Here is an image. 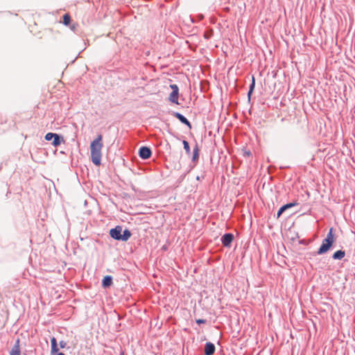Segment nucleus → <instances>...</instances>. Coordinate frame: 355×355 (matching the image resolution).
<instances>
[{"instance_id": "obj_20", "label": "nucleus", "mask_w": 355, "mask_h": 355, "mask_svg": "<svg viewBox=\"0 0 355 355\" xmlns=\"http://www.w3.org/2000/svg\"><path fill=\"white\" fill-rule=\"evenodd\" d=\"M254 87H255V80H254V76H252V83L250 85L249 90H250L251 92H253V91L254 89Z\"/></svg>"}, {"instance_id": "obj_3", "label": "nucleus", "mask_w": 355, "mask_h": 355, "mask_svg": "<svg viewBox=\"0 0 355 355\" xmlns=\"http://www.w3.org/2000/svg\"><path fill=\"white\" fill-rule=\"evenodd\" d=\"M170 87L172 89V92L169 96V101L173 103L178 104V95H179V88L177 85H171Z\"/></svg>"}, {"instance_id": "obj_24", "label": "nucleus", "mask_w": 355, "mask_h": 355, "mask_svg": "<svg viewBox=\"0 0 355 355\" xmlns=\"http://www.w3.org/2000/svg\"><path fill=\"white\" fill-rule=\"evenodd\" d=\"M56 355H65L64 353L62 352H57V354Z\"/></svg>"}, {"instance_id": "obj_16", "label": "nucleus", "mask_w": 355, "mask_h": 355, "mask_svg": "<svg viewBox=\"0 0 355 355\" xmlns=\"http://www.w3.org/2000/svg\"><path fill=\"white\" fill-rule=\"evenodd\" d=\"M198 157H199V149H198V146L196 145V147L193 148L192 161L195 162L196 160L198 159Z\"/></svg>"}, {"instance_id": "obj_5", "label": "nucleus", "mask_w": 355, "mask_h": 355, "mask_svg": "<svg viewBox=\"0 0 355 355\" xmlns=\"http://www.w3.org/2000/svg\"><path fill=\"white\" fill-rule=\"evenodd\" d=\"M122 232V227L121 226H116L112 228L110 231V234L112 238L115 240L121 241V234Z\"/></svg>"}, {"instance_id": "obj_23", "label": "nucleus", "mask_w": 355, "mask_h": 355, "mask_svg": "<svg viewBox=\"0 0 355 355\" xmlns=\"http://www.w3.org/2000/svg\"><path fill=\"white\" fill-rule=\"evenodd\" d=\"M252 93L253 92H251L250 90H249L248 92V97L249 101L250 100L251 95L252 94Z\"/></svg>"}, {"instance_id": "obj_10", "label": "nucleus", "mask_w": 355, "mask_h": 355, "mask_svg": "<svg viewBox=\"0 0 355 355\" xmlns=\"http://www.w3.org/2000/svg\"><path fill=\"white\" fill-rule=\"evenodd\" d=\"M112 284V277L107 275L102 280V286L104 288H109Z\"/></svg>"}, {"instance_id": "obj_17", "label": "nucleus", "mask_w": 355, "mask_h": 355, "mask_svg": "<svg viewBox=\"0 0 355 355\" xmlns=\"http://www.w3.org/2000/svg\"><path fill=\"white\" fill-rule=\"evenodd\" d=\"M182 144L186 153L189 155L191 153V148L189 142L186 140H183Z\"/></svg>"}, {"instance_id": "obj_4", "label": "nucleus", "mask_w": 355, "mask_h": 355, "mask_svg": "<svg viewBox=\"0 0 355 355\" xmlns=\"http://www.w3.org/2000/svg\"><path fill=\"white\" fill-rule=\"evenodd\" d=\"M151 155V150L147 146H141L139 150V155L143 159H147L150 158Z\"/></svg>"}, {"instance_id": "obj_1", "label": "nucleus", "mask_w": 355, "mask_h": 355, "mask_svg": "<svg viewBox=\"0 0 355 355\" xmlns=\"http://www.w3.org/2000/svg\"><path fill=\"white\" fill-rule=\"evenodd\" d=\"M102 140V135H98L97 137L92 141L90 145L91 159L93 164L96 166H99L101 163V150L103 147Z\"/></svg>"}, {"instance_id": "obj_9", "label": "nucleus", "mask_w": 355, "mask_h": 355, "mask_svg": "<svg viewBox=\"0 0 355 355\" xmlns=\"http://www.w3.org/2000/svg\"><path fill=\"white\" fill-rule=\"evenodd\" d=\"M205 355H213L215 352V345L211 343H207L205 346Z\"/></svg>"}, {"instance_id": "obj_13", "label": "nucleus", "mask_w": 355, "mask_h": 355, "mask_svg": "<svg viewBox=\"0 0 355 355\" xmlns=\"http://www.w3.org/2000/svg\"><path fill=\"white\" fill-rule=\"evenodd\" d=\"M345 255V252L344 250H337L335 252L333 255L332 258L335 260H340L342 259Z\"/></svg>"}, {"instance_id": "obj_21", "label": "nucleus", "mask_w": 355, "mask_h": 355, "mask_svg": "<svg viewBox=\"0 0 355 355\" xmlns=\"http://www.w3.org/2000/svg\"><path fill=\"white\" fill-rule=\"evenodd\" d=\"M196 323L198 324H205L206 323V320H204V319H198L196 320Z\"/></svg>"}, {"instance_id": "obj_8", "label": "nucleus", "mask_w": 355, "mask_h": 355, "mask_svg": "<svg viewBox=\"0 0 355 355\" xmlns=\"http://www.w3.org/2000/svg\"><path fill=\"white\" fill-rule=\"evenodd\" d=\"M173 115L177 118L181 123L188 126L190 129L191 128V124L189 121L182 114L179 112H174Z\"/></svg>"}, {"instance_id": "obj_7", "label": "nucleus", "mask_w": 355, "mask_h": 355, "mask_svg": "<svg viewBox=\"0 0 355 355\" xmlns=\"http://www.w3.org/2000/svg\"><path fill=\"white\" fill-rule=\"evenodd\" d=\"M298 202L295 201V202H290V203H287L284 205H283L282 207H281L279 208V209L277 211V217L279 218L280 217V216L285 211H286V209H290L293 207H295L296 205H298Z\"/></svg>"}, {"instance_id": "obj_2", "label": "nucleus", "mask_w": 355, "mask_h": 355, "mask_svg": "<svg viewBox=\"0 0 355 355\" xmlns=\"http://www.w3.org/2000/svg\"><path fill=\"white\" fill-rule=\"evenodd\" d=\"M332 228L330 229L326 238L323 239L322 245L318 250L316 254L318 255L326 253L332 246L334 242V236L332 232Z\"/></svg>"}, {"instance_id": "obj_12", "label": "nucleus", "mask_w": 355, "mask_h": 355, "mask_svg": "<svg viewBox=\"0 0 355 355\" xmlns=\"http://www.w3.org/2000/svg\"><path fill=\"white\" fill-rule=\"evenodd\" d=\"M53 137V139L51 142V144L55 147L60 146L61 144V141H63L62 137L60 136L59 135H58L56 133H54V137Z\"/></svg>"}, {"instance_id": "obj_18", "label": "nucleus", "mask_w": 355, "mask_h": 355, "mask_svg": "<svg viewBox=\"0 0 355 355\" xmlns=\"http://www.w3.org/2000/svg\"><path fill=\"white\" fill-rule=\"evenodd\" d=\"M71 21V17L69 14H65L63 16V24L64 25H69Z\"/></svg>"}, {"instance_id": "obj_14", "label": "nucleus", "mask_w": 355, "mask_h": 355, "mask_svg": "<svg viewBox=\"0 0 355 355\" xmlns=\"http://www.w3.org/2000/svg\"><path fill=\"white\" fill-rule=\"evenodd\" d=\"M51 354H54L57 353L59 350L58 348V344H57V340H56L55 338L53 337L51 339Z\"/></svg>"}, {"instance_id": "obj_6", "label": "nucleus", "mask_w": 355, "mask_h": 355, "mask_svg": "<svg viewBox=\"0 0 355 355\" xmlns=\"http://www.w3.org/2000/svg\"><path fill=\"white\" fill-rule=\"evenodd\" d=\"M234 239L232 233H226L221 237V242L225 247H229Z\"/></svg>"}, {"instance_id": "obj_15", "label": "nucleus", "mask_w": 355, "mask_h": 355, "mask_svg": "<svg viewBox=\"0 0 355 355\" xmlns=\"http://www.w3.org/2000/svg\"><path fill=\"white\" fill-rule=\"evenodd\" d=\"M132 234L130 232V231L128 229H125L123 232V234H121V241H128L130 236H131Z\"/></svg>"}, {"instance_id": "obj_19", "label": "nucleus", "mask_w": 355, "mask_h": 355, "mask_svg": "<svg viewBox=\"0 0 355 355\" xmlns=\"http://www.w3.org/2000/svg\"><path fill=\"white\" fill-rule=\"evenodd\" d=\"M53 137H54V133H53V132H49V133H47V134L45 135V139H46V141H51V140L53 141Z\"/></svg>"}, {"instance_id": "obj_25", "label": "nucleus", "mask_w": 355, "mask_h": 355, "mask_svg": "<svg viewBox=\"0 0 355 355\" xmlns=\"http://www.w3.org/2000/svg\"><path fill=\"white\" fill-rule=\"evenodd\" d=\"M120 355H124V352H121Z\"/></svg>"}, {"instance_id": "obj_22", "label": "nucleus", "mask_w": 355, "mask_h": 355, "mask_svg": "<svg viewBox=\"0 0 355 355\" xmlns=\"http://www.w3.org/2000/svg\"><path fill=\"white\" fill-rule=\"evenodd\" d=\"M59 345H60V347L61 348H64L66 347V345H67V343L65 341H64V340H61L60 342Z\"/></svg>"}, {"instance_id": "obj_11", "label": "nucleus", "mask_w": 355, "mask_h": 355, "mask_svg": "<svg viewBox=\"0 0 355 355\" xmlns=\"http://www.w3.org/2000/svg\"><path fill=\"white\" fill-rule=\"evenodd\" d=\"M10 355H21L19 339H17L10 351Z\"/></svg>"}]
</instances>
